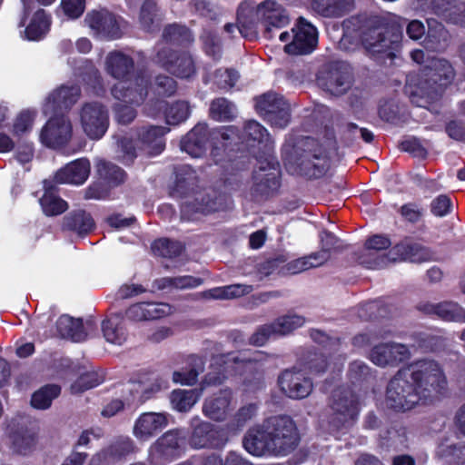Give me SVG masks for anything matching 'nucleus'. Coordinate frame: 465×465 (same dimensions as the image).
I'll use <instances>...</instances> for the list:
<instances>
[{
	"label": "nucleus",
	"mask_w": 465,
	"mask_h": 465,
	"mask_svg": "<svg viewBox=\"0 0 465 465\" xmlns=\"http://www.w3.org/2000/svg\"><path fill=\"white\" fill-rule=\"evenodd\" d=\"M44 188L45 193L39 202L45 214L48 216L58 215L67 210V203L54 193L51 182L45 181Z\"/></svg>",
	"instance_id": "c9c22d12"
},
{
	"label": "nucleus",
	"mask_w": 465,
	"mask_h": 465,
	"mask_svg": "<svg viewBox=\"0 0 465 465\" xmlns=\"http://www.w3.org/2000/svg\"><path fill=\"white\" fill-rule=\"evenodd\" d=\"M392 261H409L411 262H422L431 258L430 251L417 242L403 241L391 249Z\"/></svg>",
	"instance_id": "c756f323"
},
{
	"label": "nucleus",
	"mask_w": 465,
	"mask_h": 465,
	"mask_svg": "<svg viewBox=\"0 0 465 465\" xmlns=\"http://www.w3.org/2000/svg\"><path fill=\"white\" fill-rule=\"evenodd\" d=\"M245 363L247 360L239 358L232 353L226 355H219L213 358V364L220 365L222 370L217 373L209 372L203 381L206 385H218L221 384L226 378V373L230 372V369L237 363Z\"/></svg>",
	"instance_id": "4c0bfd02"
},
{
	"label": "nucleus",
	"mask_w": 465,
	"mask_h": 465,
	"mask_svg": "<svg viewBox=\"0 0 465 465\" xmlns=\"http://www.w3.org/2000/svg\"><path fill=\"white\" fill-rule=\"evenodd\" d=\"M133 68V59L120 51L110 52L105 58L104 69L112 77L121 81H125L136 76H144L149 81V77L143 73L126 78Z\"/></svg>",
	"instance_id": "cd10ccee"
},
{
	"label": "nucleus",
	"mask_w": 465,
	"mask_h": 465,
	"mask_svg": "<svg viewBox=\"0 0 465 465\" xmlns=\"http://www.w3.org/2000/svg\"><path fill=\"white\" fill-rule=\"evenodd\" d=\"M304 318L297 314H287L277 318L272 323L264 324L252 335L251 343L262 346L272 336H283L304 324Z\"/></svg>",
	"instance_id": "2eb2a0df"
},
{
	"label": "nucleus",
	"mask_w": 465,
	"mask_h": 465,
	"mask_svg": "<svg viewBox=\"0 0 465 465\" xmlns=\"http://www.w3.org/2000/svg\"><path fill=\"white\" fill-rule=\"evenodd\" d=\"M94 226V222L92 216L83 210L70 213L64 218V229L74 232L79 235L87 234Z\"/></svg>",
	"instance_id": "58836bf2"
},
{
	"label": "nucleus",
	"mask_w": 465,
	"mask_h": 465,
	"mask_svg": "<svg viewBox=\"0 0 465 465\" xmlns=\"http://www.w3.org/2000/svg\"><path fill=\"white\" fill-rule=\"evenodd\" d=\"M400 213L405 221L416 223L422 218L424 210L416 203H408L401 207Z\"/></svg>",
	"instance_id": "774afa93"
},
{
	"label": "nucleus",
	"mask_w": 465,
	"mask_h": 465,
	"mask_svg": "<svg viewBox=\"0 0 465 465\" xmlns=\"http://www.w3.org/2000/svg\"><path fill=\"white\" fill-rule=\"evenodd\" d=\"M257 165L252 173V194L268 197L278 191L281 185L279 162L271 152V147H263L256 153Z\"/></svg>",
	"instance_id": "0eeeda50"
},
{
	"label": "nucleus",
	"mask_w": 465,
	"mask_h": 465,
	"mask_svg": "<svg viewBox=\"0 0 465 465\" xmlns=\"http://www.w3.org/2000/svg\"><path fill=\"white\" fill-rule=\"evenodd\" d=\"M303 365L311 373H322L325 371L327 361L323 353L309 351L304 360Z\"/></svg>",
	"instance_id": "680f3d73"
},
{
	"label": "nucleus",
	"mask_w": 465,
	"mask_h": 465,
	"mask_svg": "<svg viewBox=\"0 0 465 465\" xmlns=\"http://www.w3.org/2000/svg\"><path fill=\"white\" fill-rule=\"evenodd\" d=\"M190 430L188 443L193 449H218L225 445L221 430L199 416L190 420Z\"/></svg>",
	"instance_id": "9b49d317"
},
{
	"label": "nucleus",
	"mask_w": 465,
	"mask_h": 465,
	"mask_svg": "<svg viewBox=\"0 0 465 465\" xmlns=\"http://www.w3.org/2000/svg\"><path fill=\"white\" fill-rule=\"evenodd\" d=\"M190 113V106L187 102L176 101L167 104L164 116L168 124H179L187 120Z\"/></svg>",
	"instance_id": "09e8293b"
},
{
	"label": "nucleus",
	"mask_w": 465,
	"mask_h": 465,
	"mask_svg": "<svg viewBox=\"0 0 465 465\" xmlns=\"http://www.w3.org/2000/svg\"><path fill=\"white\" fill-rule=\"evenodd\" d=\"M90 173V163L85 158H81L68 163L60 169L54 175L57 183L83 184Z\"/></svg>",
	"instance_id": "7c9ffc66"
},
{
	"label": "nucleus",
	"mask_w": 465,
	"mask_h": 465,
	"mask_svg": "<svg viewBox=\"0 0 465 465\" xmlns=\"http://www.w3.org/2000/svg\"><path fill=\"white\" fill-rule=\"evenodd\" d=\"M37 117V110L33 108H25L18 112L13 119L11 126V137L21 138L22 136L29 134L35 124Z\"/></svg>",
	"instance_id": "ea45409f"
},
{
	"label": "nucleus",
	"mask_w": 465,
	"mask_h": 465,
	"mask_svg": "<svg viewBox=\"0 0 465 465\" xmlns=\"http://www.w3.org/2000/svg\"><path fill=\"white\" fill-rule=\"evenodd\" d=\"M24 5L23 15L18 25L25 27L20 36L28 41H40L50 30L51 17L41 8L31 6L27 0H21Z\"/></svg>",
	"instance_id": "9d476101"
},
{
	"label": "nucleus",
	"mask_w": 465,
	"mask_h": 465,
	"mask_svg": "<svg viewBox=\"0 0 465 465\" xmlns=\"http://www.w3.org/2000/svg\"><path fill=\"white\" fill-rule=\"evenodd\" d=\"M95 167L99 177L112 186H117L125 180V172L111 162L99 159Z\"/></svg>",
	"instance_id": "37998d69"
},
{
	"label": "nucleus",
	"mask_w": 465,
	"mask_h": 465,
	"mask_svg": "<svg viewBox=\"0 0 465 465\" xmlns=\"http://www.w3.org/2000/svg\"><path fill=\"white\" fill-rule=\"evenodd\" d=\"M346 32L340 41V48L353 51L357 44L350 45L353 37L350 32L351 25L356 27L355 35L361 40L365 50L377 59L394 57L402 38L401 26L390 25L383 18L370 17L364 21L352 18L346 24Z\"/></svg>",
	"instance_id": "7ed1b4c3"
},
{
	"label": "nucleus",
	"mask_w": 465,
	"mask_h": 465,
	"mask_svg": "<svg viewBox=\"0 0 465 465\" xmlns=\"http://www.w3.org/2000/svg\"><path fill=\"white\" fill-rule=\"evenodd\" d=\"M104 381V377L98 372L90 371L81 375L72 385V393L77 394L93 389Z\"/></svg>",
	"instance_id": "6e6d98bb"
},
{
	"label": "nucleus",
	"mask_w": 465,
	"mask_h": 465,
	"mask_svg": "<svg viewBox=\"0 0 465 465\" xmlns=\"http://www.w3.org/2000/svg\"><path fill=\"white\" fill-rule=\"evenodd\" d=\"M283 161L290 174L308 179L322 177L329 167V161L322 152L304 147H286Z\"/></svg>",
	"instance_id": "423d86ee"
},
{
	"label": "nucleus",
	"mask_w": 465,
	"mask_h": 465,
	"mask_svg": "<svg viewBox=\"0 0 465 465\" xmlns=\"http://www.w3.org/2000/svg\"><path fill=\"white\" fill-rule=\"evenodd\" d=\"M172 307L165 302H139L126 310V317L134 322L155 320L171 314Z\"/></svg>",
	"instance_id": "c85d7f7f"
},
{
	"label": "nucleus",
	"mask_w": 465,
	"mask_h": 465,
	"mask_svg": "<svg viewBox=\"0 0 465 465\" xmlns=\"http://www.w3.org/2000/svg\"><path fill=\"white\" fill-rule=\"evenodd\" d=\"M293 420L287 415L272 416L251 427L243 437L245 450L257 457H285L300 443Z\"/></svg>",
	"instance_id": "f03ea898"
},
{
	"label": "nucleus",
	"mask_w": 465,
	"mask_h": 465,
	"mask_svg": "<svg viewBox=\"0 0 465 465\" xmlns=\"http://www.w3.org/2000/svg\"><path fill=\"white\" fill-rule=\"evenodd\" d=\"M73 136V124L64 115L51 117L41 128L39 141L43 145H66Z\"/></svg>",
	"instance_id": "6ab92c4d"
},
{
	"label": "nucleus",
	"mask_w": 465,
	"mask_h": 465,
	"mask_svg": "<svg viewBox=\"0 0 465 465\" xmlns=\"http://www.w3.org/2000/svg\"><path fill=\"white\" fill-rule=\"evenodd\" d=\"M278 381L282 391L293 400H302L308 397L313 388L311 379L296 368L282 371Z\"/></svg>",
	"instance_id": "412c9836"
},
{
	"label": "nucleus",
	"mask_w": 465,
	"mask_h": 465,
	"mask_svg": "<svg viewBox=\"0 0 465 465\" xmlns=\"http://www.w3.org/2000/svg\"><path fill=\"white\" fill-rule=\"evenodd\" d=\"M157 62L180 78H191L196 72L194 62L190 55L187 54H175L170 49H159Z\"/></svg>",
	"instance_id": "b1692460"
},
{
	"label": "nucleus",
	"mask_w": 465,
	"mask_h": 465,
	"mask_svg": "<svg viewBox=\"0 0 465 465\" xmlns=\"http://www.w3.org/2000/svg\"><path fill=\"white\" fill-rule=\"evenodd\" d=\"M259 405L252 402L242 405L233 415V423L237 428L244 427L249 421L254 419L258 413Z\"/></svg>",
	"instance_id": "bf43d9fd"
},
{
	"label": "nucleus",
	"mask_w": 465,
	"mask_h": 465,
	"mask_svg": "<svg viewBox=\"0 0 465 465\" xmlns=\"http://www.w3.org/2000/svg\"><path fill=\"white\" fill-rule=\"evenodd\" d=\"M167 424L168 420L164 413L144 412L134 421L133 434L140 441H147L163 430Z\"/></svg>",
	"instance_id": "a878e982"
},
{
	"label": "nucleus",
	"mask_w": 465,
	"mask_h": 465,
	"mask_svg": "<svg viewBox=\"0 0 465 465\" xmlns=\"http://www.w3.org/2000/svg\"><path fill=\"white\" fill-rule=\"evenodd\" d=\"M60 7L68 18L80 17L85 9V0H61Z\"/></svg>",
	"instance_id": "69168bd1"
},
{
	"label": "nucleus",
	"mask_w": 465,
	"mask_h": 465,
	"mask_svg": "<svg viewBox=\"0 0 465 465\" xmlns=\"http://www.w3.org/2000/svg\"><path fill=\"white\" fill-rule=\"evenodd\" d=\"M169 129L163 126H144L137 133V142L147 144L162 145Z\"/></svg>",
	"instance_id": "603ef678"
},
{
	"label": "nucleus",
	"mask_w": 465,
	"mask_h": 465,
	"mask_svg": "<svg viewBox=\"0 0 465 465\" xmlns=\"http://www.w3.org/2000/svg\"><path fill=\"white\" fill-rule=\"evenodd\" d=\"M317 83L319 86L331 94H342L351 85L350 68L343 63L329 64L319 72Z\"/></svg>",
	"instance_id": "4468645a"
},
{
	"label": "nucleus",
	"mask_w": 465,
	"mask_h": 465,
	"mask_svg": "<svg viewBox=\"0 0 465 465\" xmlns=\"http://www.w3.org/2000/svg\"><path fill=\"white\" fill-rule=\"evenodd\" d=\"M60 387L57 385H46L35 391L31 399L34 408L45 410L51 406L52 401L60 394Z\"/></svg>",
	"instance_id": "de8ad7c7"
},
{
	"label": "nucleus",
	"mask_w": 465,
	"mask_h": 465,
	"mask_svg": "<svg viewBox=\"0 0 465 465\" xmlns=\"http://www.w3.org/2000/svg\"><path fill=\"white\" fill-rule=\"evenodd\" d=\"M258 114L276 128H284L290 123V105L282 96L267 93L256 100Z\"/></svg>",
	"instance_id": "f8f14e48"
},
{
	"label": "nucleus",
	"mask_w": 465,
	"mask_h": 465,
	"mask_svg": "<svg viewBox=\"0 0 465 465\" xmlns=\"http://www.w3.org/2000/svg\"><path fill=\"white\" fill-rule=\"evenodd\" d=\"M239 78V74L232 69H219L214 74V83L223 89L232 88Z\"/></svg>",
	"instance_id": "338daca9"
},
{
	"label": "nucleus",
	"mask_w": 465,
	"mask_h": 465,
	"mask_svg": "<svg viewBox=\"0 0 465 465\" xmlns=\"http://www.w3.org/2000/svg\"><path fill=\"white\" fill-rule=\"evenodd\" d=\"M152 250L155 255L172 259L182 253L183 245L178 241L162 238L153 242Z\"/></svg>",
	"instance_id": "8fccbe9b"
},
{
	"label": "nucleus",
	"mask_w": 465,
	"mask_h": 465,
	"mask_svg": "<svg viewBox=\"0 0 465 465\" xmlns=\"http://www.w3.org/2000/svg\"><path fill=\"white\" fill-rule=\"evenodd\" d=\"M353 0H313L312 9L326 17H338L349 12Z\"/></svg>",
	"instance_id": "e433bc0d"
},
{
	"label": "nucleus",
	"mask_w": 465,
	"mask_h": 465,
	"mask_svg": "<svg viewBox=\"0 0 465 465\" xmlns=\"http://www.w3.org/2000/svg\"><path fill=\"white\" fill-rule=\"evenodd\" d=\"M238 25L228 24L225 25V31L233 33L235 29L239 31L242 37L251 38L256 35V20L254 19V9L250 7V4L242 3L237 12Z\"/></svg>",
	"instance_id": "473e14b6"
},
{
	"label": "nucleus",
	"mask_w": 465,
	"mask_h": 465,
	"mask_svg": "<svg viewBox=\"0 0 465 465\" xmlns=\"http://www.w3.org/2000/svg\"><path fill=\"white\" fill-rule=\"evenodd\" d=\"M134 450V442L128 437L118 439L109 448L110 454L115 458L126 456Z\"/></svg>",
	"instance_id": "0e129e2a"
},
{
	"label": "nucleus",
	"mask_w": 465,
	"mask_h": 465,
	"mask_svg": "<svg viewBox=\"0 0 465 465\" xmlns=\"http://www.w3.org/2000/svg\"><path fill=\"white\" fill-rule=\"evenodd\" d=\"M206 124H196L182 140L181 145H202L206 142Z\"/></svg>",
	"instance_id": "e2e57ef3"
},
{
	"label": "nucleus",
	"mask_w": 465,
	"mask_h": 465,
	"mask_svg": "<svg viewBox=\"0 0 465 465\" xmlns=\"http://www.w3.org/2000/svg\"><path fill=\"white\" fill-rule=\"evenodd\" d=\"M411 357V350L406 344L393 341L379 343L370 352L371 361L381 368L396 367Z\"/></svg>",
	"instance_id": "dca6fc26"
},
{
	"label": "nucleus",
	"mask_w": 465,
	"mask_h": 465,
	"mask_svg": "<svg viewBox=\"0 0 465 465\" xmlns=\"http://www.w3.org/2000/svg\"><path fill=\"white\" fill-rule=\"evenodd\" d=\"M427 61L429 64L422 71V77L425 78L416 82L410 77L406 85V93L411 103L424 108H429L441 95L455 75L452 65L446 59L427 58Z\"/></svg>",
	"instance_id": "20e7f679"
},
{
	"label": "nucleus",
	"mask_w": 465,
	"mask_h": 465,
	"mask_svg": "<svg viewBox=\"0 0 465 465\" xmlns=\"http://www.w3.org/2000/svg\"><path fill=\"white\" fill-rule=\"evenodd\" d=\"M417 308L421 312L436 316L442 321L465 322V310L454 302H420Z\"/></svg>",
	"instance_id": "bb28decb"
},
{
	"label": "nucleus",
	"mask_w": 465,
	"mask_h": 465,
	"mask_svg": "<svg viewBox=\"0 0 465 465\" xmlns=\"http://www.w3.org/2000/svg\"><path fill=\"white\" fill-rule=\"evenodd\" d=\"M448 46V32L441 25H439L435 29L429 31L428 36L425 40V47L432 52L444 51Z\"/></svg>",
	"instance_id": "864d4df0"
},
{
	"label": "nucleus",
	"mask_w": 465,
	"mask_h": 465,
	"mask_svg": "<svg viewBox=\"0 0 465 465\" xmlns=\"http://www.w3.org/2000/svg\"><path fill=\"white\" fill-rule=\"evenodd\" d=\"M163 39L166 43L182 45L191 42L193 36L185 26L171 25L164 29Z\"/></svg>",
	"instance_id": "13d9d810"
},
{
	"label": "nucleus",
	"mask_w": 465,
	"mask_h": 465,
	"mask_svg": "<svg viewBox=\"0 0 465 465\" xmlns=\"http://www.w3.org/2000/svg\"><path fill=\"white\" fill-rule=\"evenodd\" d=\"M253 290L249 284H232L223 287H217L202 293L205 299H233L249 294Z\"/></svg>",
	"instance_id": "79ce46f5"
},
{
	"label": "nucleus",
	"mask_w": 465,
	"mask_h": 465,
	"mask_svg": "<svg viewBox=\"0 0 465 465\" xmlns=\"http://www.w3.org/2000/svg\"><path fill=\"white\" fill-rule=\"evenodd\" d=\"M448 381L440 365L433 360H420L400 369L386 389V405L396 411H408L438 401L447 392Z\"/></svg>",
	"instance_id": "f257e3e1"
},
{
	"label": "nucleus",
	"mask_w": 465,
	"mask_h": 465,
	"mask_svg": "<svg viewBox=\"0 0 465 465\" xmlns=\"http://www.w3.org/2000/svg\"><path fill=\"white\" fill-rule=\"evenodd\" d=\"M59 334L74 341H82L86 338V332L81 319H74L69 315H62L56 322Z\"/></svg>",
	"instance_id": "f704fd0d"
},
{
	"label": "nucleus",
	"mask_w": 465,
	"mask_h": 465,
	"mask_svg": "<svg viewBox=\"0 0 465 465\" xmlns=\"http://www.w3.org/2000/svg\"><path fill=\"white\" fill-rule=\"evenodd\" d=\"M236 114L233 104L225 98L213 100L210 106V116L216 121H229Z\"/></svg>",
	"instance_id": "3c124183"
},
{
	"label": "nucleus",
	"mask_w": 465,
	"mask_h": 465,
	"mask_svg": "<svg viewBox=\"0 0 465 465\" xmlns=\"http://www.w3.org/2000/svg\"><path fill=\"white\" fill-rule=\"evenodd\" d=\"M203 283L201 278H195L190 275L177 277H164L156 281L157 288L163 290L166 288L186 289L194 288Z\"/></svg>",
	"instance_id": "49530a36"
},
{
	"label": "nucleus",
	"mask_w": 465,
	"mask_h": 465,
	"mask_svg": "<svg viewBox=\"0 0 465 465\" xmlns=\"http://www.w3.org/2000/svg\"><path fill=\"white\" fill-rule=\"evenodd\" d=\"M358 261L363 266L369 269H381L394 262L391 257V249L386 252L374 251L368 252V246L364 244V248L361 252Z\"/></svg>",
	"instance_id": "c03bdc74"
},
{
	"label": "nucleus",
	"mask_w": 465,
	"mask_h": 465,
	"mask_svg": "<svg viewBox=\"0 0 465 465\" xmlns=\"http://www.w3.org/2000/svg\"><path fill=\"white\" fill-rule=\"evenodd\" d=\"M84 23L97 37L116 39L122 35L117 18L106 9H94L84 17Z\"/></svg>",
	"instance_id": "f3484780"
},
{
	"label": "nucleus",
	"mask_w": 465,
	"mask_h": 465,
	"mask_svg": "<svg viewBox=\"0 0 465 465\" xmlns=\"http://www.w3.org/2000/svg\"><path fill=\"white\" fill-rule=\"evenodd\" d=\"M218 134L224 142H236L237 140L241 143L265 145L272 142L268 131L253 120L246 122L241 133L235 126H225L221 128Z\"/></svg>",
	"instance_id": "a211bd4d"
},
{
	"label": "nucleus",
	"mask_w": 465,
	"mask_h": 465,
	"mask_svg": "<svg viewBox=\"0 0 465 465\" xmlns=\"http://www.w3.org/2000/svg\"><path fill=\"white\" fill-rule=\"evenodd\" d=\"M254 19L258 20L265 29L266 37L272 38V31L273 28H282L289 24V17L285 10L272 1L263 2L254 10Z\"/></svg>",
	"instance_id": "393cba45"
},
{
	"label": "nucleus",
	"mask_w": 465,
	"mask_h": 465,
	"mask_svg": "<svg viewBox=\"0 0 465 465\" xmlns=\"http://www.w3.org/2000/svg\"><path fill=\"white\" fill-rule=\"evenodd\" d=\"M219 209L220 203L217 199L205 190H201L186 197L181 206V215L188 221L196 220L200 215H206Z\"/></svg>",
	"instance_id": "4be33fe9"
},
{
	"label": "nucleus",
	"mask_w": 465,
	"mask_h": 465,
	"mask_svg": "<svg viewBox=\"0 0 465 465\" xmlns=\"http://www.w3.org/2000/svg\"><path fill=\"white\" fill-rule=\"evenodd\" d=\"M84 71L82 74L84 82L94 89V94L104 93V88L99 70L90 61L84 60Z\"/></svg>",
	"instance_id": "4d7b16f0"
},
{
	"label": "nucleus",
	"mask_w": 465,
	"mask_h": 465,
	"mask_svg": "<svg viewBox=\"0 0 465 465\" xmlns=\"http://www.w3.org/2000/svg\"><path fill=\"white\" fill-rule=\"evenodd\" d=\"M175 180L172 188V195L177 197H188L196 191L194 187L197 184V176L188 165H182L175 168Z\"/></svg>",
	"instance_id": "2f4dec72"
},
{
	"label": "nucleus",
	"mask_w": 465,
	"mask_h": 465,
	"mask_svg": "<svg viewBox=\"0 0 465 465\" xmlns=\"http://www.w3.org/2000/svg\"><path fill=\"white\" fill-rule=\"evenodd\" d=\"M329 408L328 422L334 430L351 427L360 412L358 397L350 387L335 389L330 398Z\"/></svg>",
	"instance_id": "6e6552de"
},
{
	"label": "nucleus",
	"mask_w": 465,
	"mask_h": 465,
	"mask_svg": "<svg viewBox=\"0 0 465 465\" xmlns=\"http://www.w3.org/2000/svg\"><path fill=\"white\" fill-rule=\"evenodd\" d=\"M391 335L389 330H373L368 332H362L355 335L352 339V345L357 348H362L371 344V341L378 339H385Z\"/></svg>",
	"instance_id": "052dcab7"
},
{
	"label": "nucleus",
	"mask_w": 465,
	"mask_h": 465,
	"mask_svg": "<svg viewBox=\"0 0 465 465\" xmlns=\"http://www.w3.org/2000/svg\"><path fill=\"white\" fill-rule=\"evenodd\" d=\"M234 409L233 392L231 389H223L205 398L203 403V414L216 422L228 419Z\"/></svg>",
	"instance_id": "aec40b11"
},
{
	"label": "nucleus",
	"mask_w": 465,
	"mask_h": 465,
	"mask_svg": "<svg viewBox=\"0 0 465 465\" xmlns=\"http://www.w3.org/2000/svg\"><path fill=\"white\" fill-rule=\"evenodd\" d=\"M282 42L285 45L284 51L289 54H308L314 51L318 44L317 28L303 17H299L292 29V35L288 32L280 34Z\"/></svg>",
	"instance_id": "1a4fd4ad"
},
{
	"label": "nucleus",
	"mask_w": 465,
	"mask_h": 465,
	"mask_svg": "<svg viewBox=\"0 0 465 465\" xmlns=\"http://www.w3.org/2000/svg\"><path fill=\"white\" fill-rule=\"evenodd\" d=\"M84 133L92 140L101 139L109 126L107 108L100 103H86L80 111Z\"/></svg>",
	"instance_id": "ddd939ff"
},
{
	"label": "nucleus",
	"mask_w": 465,
	"mask_h": 465,
	"mask_svg": "<svg viewBox=\"0 0 465 465\" xmlns=\"http://www.w3.org/2000/svg\"><path fill=\"white\" fill-rule=\"evenodd\" d=\"M153 453L163 459L174 458L180 453L177 430H169L161 436L152 447Z\"/></svg>",
	"instance_id": "72a5a7b5"
},
{
	"label": "nucleus",
	"mask_w": 465,
	"mask_h": 465,
	"mask_svg": "<svg viewBox=\"0 0 465 465\" xmlns=\"http://www.w3.org/2000/svg\"><path fill=\"white\" fill-rule=\"evenodd\" d=\"M148 80L144 76H136L125 81H119L112 89L113 97L119 103L114 107L118 123L127 124L136 116L134 105H140L148 94Z\"/></svg>",
	"instance_id": "39448f33"
},
{
	"label": "nucleus",
	"mask_w": 465,
	"mask_h": 465,
	"mask_svg": "<svg viewBox=\"0 0 465 465\" xmlns=\"http://www.w3.org/2000/svg\"><path fill=\"white\" fill-rule=\"evenodd\" d=\"M77 85H62L50 93L45 99L42 111L45 115L69 110L80 97Z\"/></svg>",
	"instance_id": "5701e85b"
},
{
	"label": "nucleus",
	"mask_w": 465,
	"mask_h": 465,
	"mask_svg": "<svg viewBox=\"0 0 465 465\" xmlns=\"http://www.w3.org/2000/svg\"><path fill=\"white\" fill-rule=\"evenodd\" d=\"M102 330L105 340L110 343L122 345L126 341L127 333L118 317H112L104 321Z\"/></svg>",
	"instance_id": "a18cd8bd"
},
{
	"label": "nucleus",
	"mask_w": 465,
	"mask_h": 465,
	"mask_svg": "<svg viewBox=\"0 0 465 465\" xmlns=\"http://www.w3.org/2000/svg\"><path fill=\"white\" fill-rule=\"evenodd\" d=\"M202 391L174 390L170 395L173 409L180 412L189 411L199 401Z\"/></svg>",
	"instance_id": "a19ab883"
},
{
	"label": "nucleus",
	"mask_w": 465,
	"mask_h": 465,
	"mask_svg": "<svg viewBox=\"0 0 465 465\" xmlns=\"http://www.w3.org/2000/svg\"><path fill=\"white\" fill-rule=\"evenodd\" d=\"M11 440L15 451L20 454H26L35 445V436L30 430H21L13 433Z\"/></svg>",
	"instance_id": "5fc2aeb1"
}]
</instances>
